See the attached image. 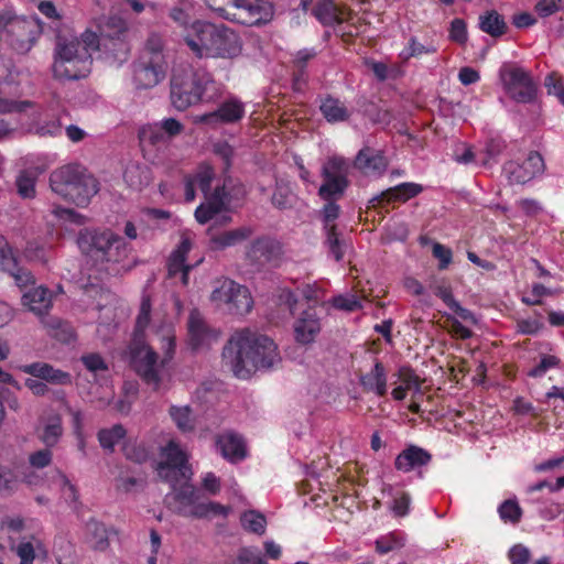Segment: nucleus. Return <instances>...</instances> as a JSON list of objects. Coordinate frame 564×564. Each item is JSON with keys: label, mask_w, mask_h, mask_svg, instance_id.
Instances as JSON below:
<instances>
[{"label": "nucleus", "mask_w": 564, "mask_h": 564, "mask_svg": "<svg viewBox=\"0 0 564 564\" xmlns=\"http://www.w3.org/2000/svg\"><path fill=\"white\" fill-rule=\"evenodd\" d=\"M223 360L239 379L258 369H269L280 360L275 343L265 335L245 328L235 332L223 349Z\"/></svg>", "instance_id": "obj_1"}, {"label": "nucleus", "mask_w": 564, "mask_h": 564, "mask_svg": "<svg viewBox=\"0 0 564 564\" xmlns=\"http://www.w3.org/2000/svg\"><path fill=\"white\" fill-rule=\"evenodd\" d=\"M220 95L219 85L210 73L192 68L173 70L170 98L175 109L184 111L200 102H214Z\"/></svg>", "instance_id": "obj_2"}, {"label": "nucleus", "mask_w": 564, "mask_h": 564, "mask_svg": "<svg viewBox=\"0 0 564 564\" xmlns=\"http://www.w3.org/2000/svg\"><path fill=\"white\" fill-rule=\"evenodd\" d=\"M163 340L164 355L160 361L156 351L140 338H133L128 347L131 369L154 391L160 389L162 369L173 359L176 347L174 337L169 336Z\"/></svg>", "instance_id": "obj_3"}, {"label": "nucleus", "mask_w": 564, "mask_h": 564, "mask_svg": "<svg viewBox=\"0 0 564 564\" xmlns=\"http://www.w3.org/2000/svg\"><path fill=\"white\" fill-rule=\"evenodd\" d=\"M50 186L58 196L78 207L88 206L99 192L98 181L77 164H67L53 171Z\"/></svg>", "instance_id": "obj_4"}, {"label": "nucleus", "mask_w": 564, "mask_h": 564, "mask_svg": "<svg viewBox=\"0 0 564 564\" xmlns=\"http://www.w3.org/2000/svg\"><path fill=\"white\" fill-rule=\"evenodd\" d=\"M77 243L83 253L101 263H119L129 252L124 239L109 229H83Z\"/></svg>", "instance_id": "obj_5"}, {"label": "nucleus", "mask_w": 564, "mask_h": 564, "mask_svg": "<svg viewBox=\"0 0 564 564\" xmlns=\"http://www.w3.org/2000/svg\"><path fill=\"white\" fill-rule=\"evenodd\" d=\"M93 65L91 54L77 37L57 36L53 73L56 78L76 80L86 77Z\"/></svg>", "instance_id": "obj_6"}, {"label": "nucleus", "mask_w": 564, "mask_h": 564, "mask_svg": "<svg viewBox=\"0 0 564 564\" xmlns=\"http://www.w3.org/2000/svg\"><path fill=\"white\" fill-rule=\"evenodd\" d=\"M0 26L4 28L8 45L21 54L32 48L42 32L37 19L17 15L9 9L0 11Z\"/></svg>", "instance_id": "obj_7"}, {"label": "nucleus", "mask_w": 564, "mask_h": 564, "mask_svg": "<svg viewBox=\"0 0 564 564\" xmlns=\"http://www.w3.org/2000/svg\"><path fill=\"white\" fill-rule=\"evenodd\" d=\"M127 36L128 26L124 20L119 17H110L101 25L100 56L117 66L124 63L130 54Z\"/></svg>", "instance_id": "obj_8"}, {"label": "nucleus", "mask_w": 564, "mask_h": 564, "mask_svg": "<svg viewBox=\"0 0 564 564\" xmlns=\"http://www.w3.org/2000/svg\"><path fill=\"white\" fill-rule=\"evenodd\" d=\"M499 77L506 93L520 104H531L535 100L538 86L531 74L513 63H505L499 69Z\"/></svg>", "instance_id": "obj_9"}, {"label": "nucleus", "mask_w": 564, "mask_h": 564, "mask_svg": "<svg viewBox=\"0 0 564 564\" xmlns=\"http://www.w3.org/2000/svg\"><path fill=\"white\" fill-rule=\"evenodd\" d=\"M349 164L341 156H332L323 164L321 175L323 183L318 188V196L323 200H338L349 187Z\"/></svg>", "instance_id": "obj_10"}, {"label": "nucleus", "mask_w": 564, "mask_h": 564, "mask_svg": "<svg viewBox=\"0 0 564 564\" xmlns=\"http://www.w3.org/2000/svg\"><path fill=\"white\" fill-rule=\"evenodd\" d=\"M217 286L212 292L210 300L218 304H225L231 314H248L253 300L248 288L235 282L231 279L224 278L216 281Z\"/></svg>", "instance_id": "obj_11"}, {"label": "nucleus", "mask_w": 564, "mask_h": 564, "mask_svg": "<svg viewBox=\"0 0 564 564\" xmlns=\"http://www.w3.org/2000/svg\"><path fill=\"white\" fill-rule=\"evenodd\" d=\"M274 9L267 0H235L225 20L248 26L267 24L273 18Z\"/></svg>", "instance_id": "obj_12"}, {"label": "nucleus", "mask_w": 564, "mask_h": 564, "mask_svg": "<svg viewBox=\"0 0 564 564\" xmlns=\"http://www.w3.org/2000/svg\"><path fill=\"white\" fill-rule=\"evenodd\" d=\"M242 47L238 32L224 23H217L207 59L232 61L241 55Z\"/></svg>", "instance_id": "obj_13"}, {"label": "nucleus", "mask_w": 564, "mask_h": 564, "mask_svg": "<svg viewBox=\"0 0 564 564\" xmlns=\"http://www.w3.org/2000/svg\"><path fill=\"white\" fill-rule=\"evenodd\" d=\"M217 23L206 20H194L185 25L181 33L184 44L198 59H207V54Z\"/></svg>", "instance_id": "obj_14"}, {"label": "nucleus", "mask_w": 564, "mask_h": 564, "mask_svg": "<svg viewBox=\"0 0 564 564\" xmlns=\"http://www.w3.org/2000/svg\"><path fill=\"white\" fill-rule=\"evenodd\" d=\"M282 256L281 242L268 236L258 237L251 241L246 251L247 260L258 270L278 267Z\"/></svg>", "instance_id": "obj_15"}, {"label": "nucleus", "mask_w": 564, "mask_h": 564, "mask_svg": "<svg viewBox=\"0 0 564 564\" xmlns=\"http://www.w3.org/2000/svg\"><path fill=\"white\" fill-rule=\"evenodd\" d=\"M545 163L538 151H530L528 156L520 160H509L502 166V172L511 184H527L543 174Z\"/></svg>", "instance_id": "obj_16"}, {"label": "nucleus", "mask_w": 564, "mask_h": 564, "mask_svg": "<svg viewBox=\"0 0 564 564\" xmlns=\"http://www.w3.org/2000/svg\"><path fill=\"white\" fill-rule=\"evenodd\" d=\"M166 73L164 57L156 55L154 59L139 56L133 63V83L139 89H149L161 83Z\"/></svg>", "instance_id": "obj_17"}, {"label": "nucleus", "mask_w": 564, "mask_h": 564, "mask_svg": "<svg viewBox=\"0 0 564 564\" xmlns=\"http://www.w3.org/2000/svg\"><path fill=\"white\" fill-rule=\"evenodd\" d=\"M193 241L188 236L183 235L178 245L171 252L167 258L166 268L167 274L170 278H174L177 274H181V282L183 285H188L189 283V272L200 264L204 258H199L195 263L189 264L186 263L187 256L192 250Z\"/></svg>", "instance_id": "obj_18"}, {"label": "nucleus", "mask_w": 564, "mask_h": 564, "mask_svg": "<svg viewBox=\"0 0 564 564\" xmlns=\"http://www.w3.org/2000/svg\"><path fill=\"white\" fill-rule=\"evenodd\" d=\"M322 330V319L315 305H310L295 317L293 323L294 339L299 345L307 346L316 341Z\"/></svg>", "instance_id": "obj_19"}, {"label": "nucleus", "mask_w": 564, "mask_h": 564, "mask_svg": "<svg viewBox=\"0 0 564 564\" xmlns=\"http://www.w3.org/2000/svg\"><path fill=\"white\" fill-rule=\"evenodd\" d=\"M246 113L245 105L238 98L231 97L217 107L216 110L197 116L196 123L205 124H234L239 122Z\"/></svg>", "instance_id": "obj_20"}, {"label": "nucleus", "mask_w": 564, "mask_h": 564, "mask_svg": "<svg viewBox=\"0 0 564 564\" xmlns=\"http://www.w3.org/2000/svg\"><path fill=\"white\" fill-rule=\"evenodd\" d=\"M423 186L414 182L400 183L389 187L369 200L368 208H384L392 203H406L423 192Z\"/></svg>", "instance_id": "obj_21"}, {"label": "nucleus", "mask_w": 564, "mask_h": 564, "mask_svg": "<svg viewBox=\"0 0 564 564\" xmlns=\"http://www.w3.org/2000/svg\"><path fill=\"white\" fill-rule=\"evenodd\" d=\"M188 345L193 350L209 345L218 337L215 329L210 328L197 310L189 313L187 321Z\"/></svg>", "instance_id": "obj_22"}, {"label": "nucleus", "mask_w": 564, "mask_h": 564, "mask_svg": "<svg viewBox=\"0 0 564 564\" xmlns=\"http://www.w3.org/2000/svg\"><path fill=\"white\" fill-rule=\"evenodd\" d=\"M19 369L26 375L39 378L48 383L59 386L72 384V375L69 372L56 369L47 362L36 361L29 365H22Z\"/></svg>", "instance_id": "obj_23"}, {"label": "nucleus", "mask_w": 564, "mask_h": 564, "mask_svg": "<svg viewBox=\"0 0 564 564\" xmlns=\"http://www.w3.org/2000/svg\"><path fill=\"white\" fill-rule=\"evenodd\" d=\"M161 455L165 459L158 464L156 469L160 477L167 478V471L170 470H180L184 475L183 469L186 468L188 458L176 441H169L167 444L162 447Z\"/></svg>", "instance_id": "obj_24"}, {"label": "nucleus", "mask_w": 564, "mask_h": 564, "mask_svg": "<svg viewBox=\"0 0 564 564\" xmlns=\"http://www.w3.org/2000/svg\"><path fill=\"white\" fill-rule=\"evenodd\" d=\"M354 166L366 175H382L388 166V161L382 151L365 147L357 153Z\"/></svg>", "instance_id": "obj_25"}, {"label": "nucleus", "mask_w": 564, "mask_h": 564, "mask_svg": "<svg viewBox=\"0 0 564 564\" xmlns=\"http://www.w3.org/2000/svg\"><path fill=\"white\" fill-rule=\"evenodd\" d=\"M432 455L424 448L416 445H409L398 454L394 459V467L402 473H410L427 466Z\"/></svg>", "instance_id": "obj_26"}, {"label": "nucleus", "mask_w": 564, "mask_h": 564, "mask_svg": "<svg viewBox=\"0 0 564 564\" xmlns=\"http://www.w3.org/2000/svg\"><path fill=\"white\" fill-rule=\"evenodd\" d=\"M216 446L221 456L230 462L242 460L246 456V445L240 435L228 431L216 436Z\"/></svg>", "instance_id": "obj_27"}, {"label": "nucleus", "mask_w": 564, "mask_h": 564, "mask_svg": "<svg viewBox=\"0 0 564 564\" xmlns=\"http://www.w3.org/2000/svg\"><path fill=\"white\" fill-rule=\"evenodd\" d=\"M387 371L383 364L375 359L373 367L367 373L359 375V383L365 392H372L382 398L387 394Z\"/></svg>", "instance_id": "obj_28"}, {"label": "nucleus", "mask_w": 564, "mask_h": 564, "mask_svg": "<svg viewBox=\"0 0 564 564\" xmlns=\"http://www.w3.org/2000/svg\"><path fill=\"white\" fill-rule=\"evenodd\" d=\"M318 109L323 118L332 124L349 120L351 111L339 98L327 94L319 97Z\"/></svg>", "instance_id": "obj_29"}, {"label": "nucleus", "mask_w": 564, "mask_h": 564, "mask_svg": "<svg viewBox=\"0 0 564 564\" xmlns=\"http://www.w3.org/2000/svg\"><path fill=\"white\" fill-rule=\"evenodd\" d=\"M212 193H218L226 212L240 206L246 197V188L241 182L226 178L221 186H217Z\"/></svg>", "instance_id": "obj_30"}, {"label": "nucleus", "mask_w": 564, "mask_h": 564, "mask_svg": "<svg viewBox=\"0 0 564 564\" xmlns=\"http://www.w3.org/2000/svg\"><path fill=\"white\" fill-rule=\"evenodd\" d=\"M22 304L36 315H43L52 306V295L47 288L42 285L23 292Z\"/></svg>", "instance_id": "obj_31"}, {"label": "nucleus", "mask_w": 564, "mask_h": 564, "mask_svg": "<svg viewBox=\"0 0 564 564\" xmlns=\"http://www.w3.org/2000/svg\"><path fill=\"white\" fill-rule=\"evenodd\" d=\"M253 234L249 226L226 230L210 236V246L215 250H224L247 240Z\"/></svg>", "instance_id": "obj_32"}, {"label": "nucleus", "mask_w": 564, "mask_h": 564, "mask_svg": "<svg viewBox=\"0 0 564 564\" xmlns=\"http://www.w3.org/2000/svg\"><path fill=\"white\" fill-rule=\"evenodd\" d=\"M139 140L144 152L151 151H165L169 148L170 141L164 134L159 124H149L139 131Z\"/></svg>", "instance_id": "obj_33"}, {"label": "nucleus", "mask_w": 564, "mask_h": 564, "mask_svg": "<svg viewBox=\"0 0 564 564\" xmlns=\"http://www.w3.org/2000/svg\"><path fill=\"white\" fill-rule=\"evenodd\" d=\"M173 499V511L178 516H186L187 510L198 500V490L189 482H184L180 487H174Z\"/></svg>", "instance_id": "obj_34"}, {"label": "nucleus", "mask_w": 564, "mask_h": 564, "mask_svg": "<svg viewBox=\"0 0 564 564\" xmlns=\"http://www.w3.org/2000/svg\"><path fill=\"white\" fill-rule=\"evenodd\" d=\"M313 15L326 26L341 25L344 22V12L333 0H321L312 10Z\"/></svg>", "instance_id": "obj_35"}, {"label": "nucleus", "mask_w": 564, "mask_h": 564, "mask_svg": "<svg viewBox=\"0 0 564 564\" xmlns=\"http://www.w3.org/2000/svg\"><path fill=\"white\" fill-rule=\"evenodd\" d=\"M478 28L491 37H500L508 31L505 18L496 10H487L479 15Z\"/></svg>", "instance_id": "obj_36"}, {"label": "nucleus", "mask_w": 564, "mask_h": 564, "mask_svg": "<svg viewBox=\"0 0 564 564\" xmlns=\"http://www.w3.org/2000/svg\"><path fill=\"white\" fill-rule=\"evenodd\" d=\"M223 212L226 210L224 209V203L218 197V193H212L204 203L196 207L194 216L198 224L205 225Z\"/></svg>", "instance_id": "obj_37"}, {"label": "nucleus", "mask_w": 564, "mask_h": 564, "mask_svg": "<svg viewBox=\"0 0 564 564\" xmlns=\"http://www.w3.org/2000/svg\"><path fill=\"white\" fill-rule=\"evenodd\" d=\"M317 51L315 48H303L296 52L293 59V85L299 86L306 84L307 72L306 67L311 59L316 57Z\"/></svg>", "instance_id": "obj_38"}, {"label": "nucleus", "mask_w": 564, "mask_h": 564, "mask_svg": "<svg viewBox=\"0 0 564 564\" xmlns=\"http://www.w3.org/2000/svg\"><path fill=\"white\" fill-rule=\"evenodd\" d=\"M169 414L182 433H189L195 430L196 419L189 405H171Z\"/></svg>", "instance_id": "obj_39"}, {"label": "nucleus", "mask_w": 564, "mask_h": 564, "mask_svg": "<svg viewBox=\"0 0 564 564\" xmlns=\"http://www.w3.org/2000/svg\"><path fill=\"white\" fill-rule=\"evenodd\" d=\"M124 182L134 189H141L150 182V171L138 163H130L123 172Z\"/></svg>", "instance_id": "obj_40"}, {"label": "nucleus", "mask_w": 564, "mask_h": 564, "mask_svg": "<svg viewBox=\"0 0 564 564\" xmlns=\"http://www.w3.org/2000/svg\"><path fill=\"white\" fill-rule=\"evenodd\" d=\"M127 435V431L122 424H115L110 429H101L97 433V438L100 446L113 453L115 446L122 441Z\"/></svg>", "instance_id": "obj_41"}, {"label": "nucleus", "mask_w": 564, "mask_h": 564, "mask_svg": "<svg viewBox=\"0 0 564 564\" xmlns=\"http://www.w3.org/2000/svg\"><path fill=\"white\" fill-rule=\"evenodd\" d=\"M63 431L62 419L56 415L44 425L39 438L46 447L52 448L59 442Z\"/></svg>", "instance_id": "obj_42"}, {"label": "nucleus", "mask_w": 564, "mask_h": 564, "mask_svg": "<svg viewBox=\"0 0 564 564\" xmlns=\"http://www.w3.org/2000/svg\"><path fill=\"white\" fill-rule=\"evenodd\" d=\"M436 52L437 47L434 44L424 45L415 36H411L399 56L403 62H408L410 58H420L425 54H435Z\"/></svg>", "instance_id": "obj_43"}, {"label": "nucleus", "mask_w": 564, "mask_h": 564, "mask_svg": "<svg viewBox=\"0 0 564 564\" xmlns=\"http://www.w3.org/2000/svg\"><path fill=\"white\" fill-rule=\"evenodd\" d=\"M87 529L91 535V546L96 551H106L109 547L108 532L105 524L91 520L87 523Z\"/></svg>", "instance_id": "obj_44"}, {"label": "nucleus", "mask_w": 564, "mask_h": 564, "mask_svg": "<svg viewBox=\"0 0 564 564\" xmlns=\"http://www.w3.org/2000/svg\"><path fill=\"white\" fill-rule=\"evenodd\" d=\"M241 525L245 530L262 535L265 532L267 519L260 512L254 510L246 511L240 518Z\"/></svg>", "instance_id": "obj_45"}, {"label": "nucleus", "mask_w": 564, "mask_h": 564, "mask_svg": "<svg viewBox=\"0 0 564 564\" xmlns=\"http://www.w3.org/2000/svg\"><path fill=\"white\" fill-rule=\"evenodd\" d=\"M405 544L404 536L399 532H391L376 540V551L379 554H387L400 550Z\"/></svg>", "instance_id": "obj_46"}, {"label": "nucleus", "mask_w": 564, "mask_h": 564, "mask_svg": "<svg viewBox=\"0 0 564 564\" xmlns=\"http://www.w3.org/2000/svg\"><path fill=\"white\" fill-rule=\"evenodd\" d=\"M500 519L506 523L517 524L522 518V509L514 499L505 500L498 508Z\"/></svg>", "instance_id": "obj_47"}, {"label": "nucleus", "mask_w": 564, "mask_h": 564, "mask_svg": "<svg viewBox=\"0 0 564 564\" xmlns=\"http://www.w3.org/2000/svg\"><path fill=\"white\" fill-rule=\"evenodd\" d=\"M325 245L327 246L329 253L336 261H340L344 258L346 245L345 241L339 238L337 227L325 229Z\"/></svg>", "instance_id": "obj_48"}, {"label": "nucleus", "mask_w": 564, "mask_h": 564, "mask_svg": "<svg viewBox=\"0 0 564 564\" xmlns=\"http://www.w3.org/2000/svg\"><path fill=\"white\" fill-rule=\"evenodd\" d=\"M332 306L338 311L356 312L362 308L361 300L355 294H339L329 301Z\"/></svg>", "instance_id": "obj_49"}, {"label": "nucleus", "mask_w": 564, "mask_h": 564, "mask_svg": "<svg viewBox=\"0 0 564 564\" xmlns=\"http://www.w3.org/2000/svg\"><path fill=\"white\" fill-rule=\"evenodd\" d=\"M40 541L34 536L30 540L23 538L17 546V555L20 557V564H33L35 558V546H40Z\"/></svg>", "instance_id": "obj_50"}, {"label": "nucleus", "mask_w": 564, "mask_h": 564, "mask_svg": "<svg viewBox=\"0 0 564 564\" xmlns=\"http://www.w3.org/2000/svg\"><path fill=\"white\" fill-rule=\"evenodd\" d=\"M561 359L555 355H541L540 361L528 371L531 378H542L549 370L560 367Z\"/></svg>", "instance_id": "obj_51"}, {"label": "nucleus", "mask_w": 564, "mask_h": 564, "mask_svg": "<svg viewBox=\"0 0 564 564\" xmlns=\"http://www.w3.org/2000/svg\"><path fill=\"white\" fill-rule=\"evenodd\" d=\"M196 184V187L205 195V198L209 196L212 189V183L214 180V171L210 166H202L194 175H191Z\"/></svg>", "instance_id": "obj_52"}, {"label": "nucleus", "mask_w": 564, "mask_h": 564, "mask_svg": "<svg viewBox=\"0 0 564 564\" xmlns=\"http://www.w3.org/2000/svg\"><path fill=\"white\" fill-rule=\"evenodd\" d=\"M151 301L149 297H143L140 305V311L135 321L134 338H139V334H142L149 326L151 321Z\"/></svg>", "instance_id": "obj_53"}, {"label": "nucleus", "mask_w": 564, "mask_h": 564, "mask_svg": "<svg viewBox=\"0 0 564 564\" xmlns=\"http://www.w3.org/2000/svg\"><path fill=\"white\" fill-rule=\"evenodd\" d=\"M292 198V191L288 186L276 185L271 198V203L278 209H289L293 206Z\"/></svg>", "instance_id": "obj_54"}, {"label": "nucleus", "mask_w": 564, "mask_h": 564, "mask_svg": "<svg viewBox=\"0 0 564 564\" xmlns=\"http://www.w3.org/2000/svg\"><path fill=\"white\" fill-rule=\"evenodd\" d=\"M325 204L322 208V221L323 227L325 229H329L330 227H337L334 221L339 217L340 215V206L336 203V200H324Z\"/></svg>", "instance_id": "obj_55"}, {"label": "nucleus", "mask_w": 564, "mask_h": 564, "mask_svg": "<svg viewBox=\"0 0 564 564\" xmlns=\"http://www.w3.org/2000/svg\"><path fill=\"white\" fill-rule=\"evenodd\" d=\"M544 86L549 95H554L564 105V78L556 72H552L545 77Z\"/></svg>", "instance_id": "obj_56"}, {"label": "nucleus", "mask_w": 564, "mask_h": 564, "mask_svg": "<svg viewBox=\"0 0 564 564\" xmlns=\"http://www.w3.org/2000/svg\"><path fill=\"white\" fill-rule=\"evenodd\" d=\"M17 489V476L13 470L0 464V494L11 495Z\"/></svg>", "instance_id": "obj_57"}, {"label": "nucleus", "mask_w": 564, "mask_h": 564, "mask_svg": "<svg viewBox=\"0 0 564 564\" xmlns=\"http://www.w3.org/2000/svg\"><path fill=\"white\" fill-rule=\"evenodd\" d=\"M398 378L402 382V384L409 390H421L422 380L411 367H400L398 370Z\"/></svg>", "instance_id": "obj_58"}, {"label": "nucleus", "mask_w": 564, "mask_h": 564, "mask_svg": "<svg viewBox=\"0 0 564 564\" xmlns=\"http://www.w3.org/2000/svg\"><path fill=\"white\" fill-rule=\"evenodd\" d=\"M18 193L23 198L35 196V180L26 172H22L17 178Z\"/></svg>", "instance_id": "obj_59"}, {"label": "nucleus", "mask_w": 564, "mask_h": 564, "mask_svg": "<svg viewBox=\"0 0 564 564\" xmlns=\"http://www.w3.org/2000/svg\"><path fill=\"white\" fill-rule=\"evenodd\" d=\"M80 361L85 368L90 372L107 371L108 365L98 352L85 354L80 357Z\"/></svg>", "instance_id": "obj_60"}, {"label": "nucleus", "mask_w": 564, "mask_h": 564, "mask_svg": "<svg viewBox=\"0 0 564 564\" xmlns=\"http://www.w3.org/2000/svg\"><path fill=\"white\" fill-rule=\"evenodd\" d=\"M432 254L435 259L438 260V270L447 269L453 261V251L451 250V248L440 242H435L433 245Z\"/></svg>", "instance_id": "obj_61"}, {"label": "nucleus", "mask_w": 564, "mask_h": 564, "mask_svg": "<svg viewBox=\"0 0 564 564\" xmlns=\"http://www.w3.org/2000/svg\"><path fill=\"white\" fill-rule=\"evenodd\" d=\"M53 460V453L51 448L35 451L29 456V464L33 468L42 469L51 465Z\"/></svg>", "instance_id": "obj_62"}, {"label": "nucleus", "mask_w": 564, "mask_h": 564, "mask_svg": "<svg viewBox=\"0 0 564 564\" xmlns=\"http://www.w3.org/2000/svg\"><path fill=\"white\" fill-rule=\"evenodd\" d=\"M9 274L14 279L15 284L21 291L35 284V279L32 272L23 267L18 265Z\"/></svg>", "instance_id": "obj_63"}, {"label": "nucleus", "mask_w": 564, "mask_h": 564, "mask_svg": "<svg viewBox=\"0 0 564 564\" xmlns=\"http://www.w3.org/2000/svg\"><path fill=\"white\" fill-rule=\"evenodd\" d=\"M238 564H268L257 549L243 547L237 558Z\"/></svg>", "instance_id": "obj_64"}]
</instances>
